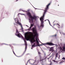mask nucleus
I'll return each mask as SVG.
<instances>
[{"label": "nucleus", "mask_w": 65, "mask_h": 65, "mask_svg": "<svg viewBox=\"0 0 65 65\" xmlns=\"http://www.w3.org/2000/svg\"><path fill=\"white\" fill-rule=\"evenodd\" d=\"M25 48L26 50V49H27V47L26 46H25Z\"/></svg>", "instance_id": "2f4dec72"}, {"label": "nucleus", "mask_w": 65, "mask_h": 65, "mask_svg": "<svg viewBox=\"0 0 65 65\" xmlns=\"http://www.w3.org/2000/svg\"><path fill=\"white\" fill-rule=\"evenodd\" d=\"M36 41V40L35 39V38L33 37L31 40H30V42L31 43H34Z\"/></svg>", "instance_id": "0eeeda50"}, {"label": "nucleus", "mask_w": 65, "mask_h": 65, "mask_svg": "<svg viewBox=\"0 0 65 65\" xmlns=\"http://www.w3.org/2000/svg\"><path fill=\"white\" fill-rule=\"evenodd\" d=\"M62 60H64L65 61V58L64 57H63L62 58Z\"/></svg>", "instance_id": "aec40b11"}, {"label": "nucleus", "mask_w": 65, "mask_h": 65, "mask_svg": "<svg viewBox=\"0 0 65 65\" xmlns=\"http://www.w3.org/2000/svg\"><path fill=\"white\" fill-rule=\"evenodd\" d=\"M27 14L28 15V17L29 18L31 19L32 20L34 19L35 21L36 20V18H37V17L35 16V15H34L33 17H32L31 14L30 12H27Z\"/></svg>", "instance_id": "f03ea898"}, {"label": "nucleus", "mask_w": 65, "mask_h": 65, "mask_svg": "<svg viewBox=\"0 0 65 65\" xmlns=\"http://www.w3.org/2000/svg\"><path fill=\"white\" fill-rule=\"evenodd\" d=\"M15 34L16 35V36H18V37H19V38H20V36L21 35V34L20 33H18V34Z\"/></svg>", "instance_id": "9b49d317"}, {"label": "nucleus", "mask_w": 65, "mask_h": 65, "mask_svg": "<svg viewBox=\"0 0 65 65\" xmlns=\"http://www.w3.org/2000/svg\"><path fill=\"white\" fill-rule=\"evenodd\" d=\"M36 43L37 44V46H40V45H42V44H41L40 45H39V42H38V40H37V37H36Z\"/></svg>", "instance_id": "423d86ee"}, {"label": "nucleus", "mask_w": 65, "mask_h": 65, "mask_svg": "<svg viewBox=\"0 0 65 65\" xmlns=\"http://www.w3.org/2000/svg\"><path fill=\"white\" fill-rule=\"evenodd\" d=\"M43 45H44V44H46V45H50L51 46H52V45H54L55 44H53V43L52 42H47L45 44H42Z\"/></svg>", "instance_id": "39448f33"}, {"label": "nucleus", "mask_w": 65, "mask_h": 65, "mask_svg": "<svg viewBox=\"0 0 65 65\" xmlns=\"http://www.w3.org/2000/svg\"><path fill=\"white\" fill-rule=\"evenodd\" d=\"M47 59H49V58H47Z\"/></svg>", "instance_id": "4c0bfd02"}, {"label": "nucleus", "mask_w": 65, "mask_h": 65, "mask_svg": "<svg viewBox=\"0 0 65 65\" xmlns=\"http://www.w3.org/2000/svg\"><path fill=\"white\" fill-rule=\"evenodd\" d=\"M25 39H26L27 41H28V40H29L30 39L32 38V37H31V35H29V37H28L27 36V35L26 34H25Z\"/></svg>", "instance_id": "20e7f679"}, {"label": "nucleus", "mask_w": 65, "mask_h": 65, "mask_svg": "<svg viewBox=\"0 0 65 65\" xmlns=\"http://www.w3.org/2000/svg\"><path fill=\"white\" fill-rule=\"evenodd\" d=\"M31 27H32L30 26L29 28V29H31Z\"/></svg>", "instance_id": "f704fd0d"}, {"label": "nucleus", "mask_w": 65, "mask_h": 65, "mask_svg": "<svg viewBox=\"0 0 65 65\" xmlns=\"http://www.w3.org/2000/svg\"><path fill=\"white\" fill-rule=\"evenodd\" d=\"M12 51H13V53L14 54V55H15V53H14V51H13V50H12Z\"/></svg>", "instance_id": "b1692460"}, {"label": "nucleus", "mask_w": 65, "mask_h": 65, "mask_svg": "<svg viewBox=\"0 0 65 65\" xmlns=\"http://www.w3.org/2000/svg\"><path fill=\"white\" fill-rule=\"evenodd\" d=\"M54 37H56L57 36V34H55V35H54Z\"/></svg>", "instance_id": "412c9836"}, {"label": "nucleus", "mask_w": 65, "mask_h": 65, "mask_svg": "<svg viewBox=\"0 0 65 65\" xmlns=\"http://www.w3.org/2000/svg\"><path fill=\"white\" fill-rule=\"evenodd\" d=\"M62 63V61H61V62H60L59 63V64H61V63Z\"/></svg>", "instance_id": "4be33fe9"}, {"label": "nucleus", "mask_w": 65, "mask_h": 65, "mask_svg": "<svg viewBox=\"0 0 65 65\" xmlns=\"http://www.w3.org/2000/svg\"><path fill=\"white\" fill-rule=\"evenodd\" d=\"M29 21H30V19H29Z\"/></svg>", "instance_id": "c9c22d12"}, {"label": "nucleus", "mask_w": 65, "mask_h": 65, "mask_svg": "<svg viewBox=\"0 0 65 65\" xmlns=\"http://www.w3.org/2000/svg\"><path fill=\"white\" fill-rule=\"evenodd\" d=\"M63 51H65V47L64 46L62 47V48L61 47H60V50Z\"/></svg>", "instance_id": "9d476101"}, {"label": "nucleus", "mask_w": 65, "mask_h": 65, "mask_svg": "<svg viewBox=\"0 0 65 65\" xmlns=\"http://www.w3.org/2000/svg\"><path fill=\"white\" fill-rule=\"evenodd\" d=\"M54 47H51L50 48V49L49 50L50 52H53L54 51Z\"/></svg>", "instance_id": "6e6552de"}, {"label": "nucleus", "mask_w": 65, "mask_h": 65, "mask_svg": "<svg viewBox=\"0 0 65 65\" xmlns=\"http://www.w3.org/2000/svg\"><path fill=\"white\" fill-rule=\"evenodd\" d=\"M30 60H29L28 61H29Z\"/></svg>", "instance_id": "79ce46f5"}, {"label": "nucleus", "mask_w": 65, "mask_h": 65, "mask_svg": "<svg viewBox=\"0 0 65 65\" xmlns=\"http://www.w3.org/2000/svg\"><path fill=\"white\" fill-rule=\"evenodd\" d=\"M35 43H34V44L33 45H32V46L35 47V46H36V45H35Z\"/></svg>", "instance_id": "ddd939ff"}, {"label": "nucleus", "mask_w": 65, "mask_h": 65, "mask_svg": "<svg viewBox=\"0 0 65 65\" xmlns=\"http://www.w3.org/2000/svg\"><path fill=\"white\" fill-rule=\"evenodd\" d=\"M36 60H35V62H36Z\"/></svg>", "instance_id": "e433bc0d"}, {"label": "nucleus", "mask_w": 65, "mask_h": 65, "mask_svg": "<svg viewBox=\"0 0 65 65\" xmlns=\"http://www.w3.org/2000/svg\"><path fill=\"white\" fill-rule=\"evenodd\" d=\"M58 6H59V5H58Z\"/></svg>", "instance_id": "58836bf2"}, {"label": "nucleus", "mask_w": 65, "mask_h": 65, "mask_svg": "<svg viewBox=\"0 0 65 65\" xmlns=\"http://www.w3.org/2000/svg\"><path fill=\"white\" fill-rule=\"evenodd\" d=\"M36 46H37L36 45Z\"/></svg>", "instance_id": "37998d69"}, {"label": "nucleus", "mask_w": 65, "mask_h": 65, "mask_svg": "<svg viewBox=\"0 0 65 65\" xmlns=\"http://www.w3.org/2000/svg\"><path fill=\"white\" fill-rule=\"evenodd\" d=\"M26 12H27V11H26Z\"/></svg>", "instance_id": "a19ab883"}, {"label": "nucleus", "mask_w": 65, "mask_h": 65, "mask_svg": "<svg viewBox=\"0 0 65 65\" xmlns=\"http://www.w3.org/2000/svg\"><path fill=\"white\" fill-rule=\"evenodd\" d=\"M22 11H23V12H25L26 11H25V10H22Z\"/></svg>", "instance_id": "cd10ccee"}, {"label": "nucleus", "mask_w": 65, "mask_h": 65, "mask_svg": "<svg viewBox=\"0 0 65 65\" xmlns=\"http://www.w3.org/2000/svg\"><path fill=\"white\" fill-rule=\"evenodd\" d=\"M26 65H27V64H26Z\"/></svg>", "instance_id": "c03bdc74"}, {"label": "nucleus", "mask_w": 65, "mask_h": 65, "mask_svg": "<svg viewBox=\"0 0 65 65\" xmlns=\"http://www.w3.org/2000/svg\"><path fill=\"white\" fill-rule=\"evenodd\" d=\"M32 26H33V24H31L30 26L32 27Z\"/></svg>", "instance_id": "5701e85b"}, {"label": "nucleus", "mask_w": 65, "mask_h": 65, "mask_svg": "<svg viewBox=\"0 0 65 65\" xmlns=\"http://www.w3.org/2000/svg\"><path fill=\"white\" fill-rule=\"evenodd\" d=\"M17 33H19V32L18 31V29H17L16 30V34H17Z\"/></svg>", "instance_id": "dca6fc26"}, {"label": "nucleus", "mask_w": 65, "mask_h": 65, "mask_svg": "<svg viewBox=\"0 0 65 65\" xmlns=\"http://www.w3.org/2000/svg\"><path fill=\"white\" fill-rule=\"evenodd\" d=\"M32 22H33V20L32 21Z\"/></svg>", "instance_id": "ea45409f"}, {"label": "nucleus", "mask_w": 65, "mask_h": 65, "mask_svg": "<svg viewBox=\"0 0 65 65\" xmlns=\"http://www.w3.org/2000/svg\"><path fill=\"white\" fill-rule=\"evenodd\" d=\"M56 25V24H53V26H55V25Z\"/></svg>", "instance_id": "7c9ffc66"}, {"label": "nucleus", "mask_w": 65, "mask_h": 65, "mask_svg": "<svg viewBox=\"0 0 65 65\" xmlns=\"http://www.w3.org/2000/svg\"><path fill=\"white\" fill-rule=\"evenodd\" d=\"M52 64V62H51V63H50V65H51Z\"/></svg>", "instance_id": "72a5a7b5"}, {"label": "nucleus", "mask_w": 65, "mask_h": 65, "mask_svg": "<svg viewBox=\"0 0 65 65\" xmlns=\"http://www.w3.org/2000/svg\"><path fill=\"white\" fill-rule=\"evenodd\" d=\"M46 58H45V59H44L43 60H45V59H46ZM43 60H40V61H42Z\"/></svg>", "instance_id": "c85d7f7f"}, {"label": "nucleus", "mask_w": 65, "mask_h": 65, "mask_svg": "<svg viewBox=\"0 0 65 65\" xmlns=\"http://www.w3.org/2000/svg\"><path fill=\"white\" fill-rule=\"evenodd\" d=\"M61 62H62V63H63V62H65V61L62 60V61Z\"/></svg>", "instance_id": "bb28decb"}, {"label": "nucleus", "mask_w": 65, "mask_h": 65, "mask_svg": "<svg viewBox=\"0 0 65 65\" xmlns=\"http://www.w3.org/2000/svg\"><path fill=\"white\" fill-rule=\"evenodd\" d=\"M21 37L23 39V40L24 41V42L25 43V40L24 39V37H23V36H22Z\"/></svg>", "instance_id": "2eb2a0df"}, {"label": "nucleus", "mask_w": 65, "mask_h": 65, "mask_svg": "<svg viewBox=\"0 0 65 65\" xmlns=\"http://www.w3.org/2000/svg\"><path fill=\"white\" fill-rule=\"evenodd\" d=\"M51 5V3H49L48 4V5H47L46 6V7L45 8V10H44V12L43 13V16L41 17V18H40V20L41 21V25L40 26H39V28H40L41 27H42L43 28V26H44V25L43 23H44V21H43V19L44 18V15L46 13V12L47 11V10L48 9V7L50 5Z\"/></svg>", "instance_id": "f257e3e1"}, {"label": "nucleus", "mask_w": 65, "mask_h": 65, "mask_svg": "<svg viewBox=\"0 0 65 65\" xmlns=\"http://www.w3.org/2000/svg\"><path fill=\"white\" fill-rule=\"evenodd\" d=\"M34 47V46H32V47H31V50H32V49H33V48H32V47Z\"/></svg>", "instance_id": "a878e982"}, {"label": "nucleus", "mask_w": 65, "mask_h": 65, "mask_svg": "<svg viewBox=\"0 0 65 65\" xmlns=\"http://www.w3.org/2000/svg\"><path fill=\"white\" fill-rule=\"evenodd\" d=\"M29 34H33L31 32H30Z\"/></svg>", "instance_id": "393cba45"}, {"label": "nucleus", "mask_w": 65, "mask_h": 65, "mask_svg": "<svg viewBox=\"0 0 65 65\" xmlns=\"http://www.w3.org/2000/svg\"><path fill=\"white\" fill-rule=\"evenodd\" d=\"M57 25H58V26H60V25L58 23L57 24Z\"/></svg>", "instance_id": "c756f323"}, {"label": "nucleus", "mask_w": 65, "mask_h": 65, "mask_svg": "<svg viewBox=\"0 0 65 65\" xmlns=\"http://www.w3.org/2000/svg\"><path fill=\"white\" fill-rule=\"evenodd\" d=\"M53 61L55 62L56 64H58V61H56L55 60H53Z\"/></svg>", "instance_id": "f8f14e48"}, {"label": "nucleus", "mask_w": 65, "mask_h": 65, "mask_svg": "<svg viewBox=\"0 0 65 65\" xmlns=\"http://www.w3.org/2000/svg\"><path fill=\"white\" fill-rule=\"evenodd\" d=\"M32 31L34 34H35L33 37L34 38H35V36H37L38 34H37L36 31L35 29V28L34 27L32 29Z\"/></svg>", "instance_id": "7ed1b4c3"}, {"label": "nucleus", "mask_w": 65, "mask_h": 65, "mask_svg": "<svg viewBox=\"0 0 65 65\" xmlns=\"http://www.w3.org/2000/svg\"><path fill=\"white\" fill-rule=\"evenodd\" d=\"M47 20L48 21V22H49V24H50V21H49V20H45L44 21L45 22Z\"/></svg>", "instance_id": "f3484780"}, {"label": "nucleus", "mask_w": 65, "mask_h": 65, "mask_svg": "<svg viewBox=\"0 0 65 65\" xmlns=\"http://www.w3.org/2000/svg\"><path fill=\"white\" fill-rule=\"evenodd\" d=\"M38 54L39 55V56H40V54H41V53H40V52H38Z\"/></svg>", "instance_id": "6ab92c4d"}, {"label": "nucleus", "mask_w": 65, "mask_h": 65, "mask_svg": "<svg viewBox=\"0 0 65 65\" xmlns=\"http://www.w3.org/2000/svg\"><path fill=\"white\" fill-rule=\"evenodd\" d=\"M15 22L16 23H17V24H18V25H21L22 28V29H23V27H22V24L20 23L19 22V21H18L17 22Z\"/></svg>", "instance_id": "1a4fd4ad"}, {"label": "nucleus", "mask_w": 65, "mask_h": 65, "mask_svg": "<svg viewBox=\"0 0 65 65\" xmlns=\"http://www.w3.org/2000/svg\"><path fill=\"white\" fill-rule=\"evenodd\" d=\"M25 45V46H26L27 45V42L26 41Z\"/></svg>", "instance_id": "a211bd4d"}, {"label": "nucleus", "mask_w": 65, "mask_h": 65, "mask_svg": "<svg viewBox=\"0 0 65 65\" xmlns=\"http://www.w3.org/2000/svg\"><path fill=\"white\" fill-rule=\"evenodd\" d=\"M18 0H16L15 2H17V1H18Z\"/></svg>", "instance_id": "473e14b6"}, {"label": "nucleus", "mask_w": 65, "mask_h": 65, "mask_svg": "<svg viewBox=\"0 0 65 65\" xmlns=\"http://www.w3.org/2000/svg\"><path fill=\"white\" fill-rule=\"evenodd\" d=\"M58 56V54L56 53V57L55 59H56V58H57V56Z\"/></svg>", "instance_id": "4468645a"}]
</instances>
